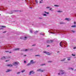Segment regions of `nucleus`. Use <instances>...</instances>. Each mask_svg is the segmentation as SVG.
I'll return each instance as SVG.
<instances>
[{
	"instance_id": "1",
	"label": "nucleus",
	"mask_w": 76,
	"mask_h": 76,
	"mask_svg": "<svg viewBox=\"0 0 76 76\" xmlns=\"http://www.w3.org/2000/svg\"><path fill=\"white\" fill-rule=\"evenodd\" d=\"M59 72L60 73H61V74H65L66 73V72H64V71L63 70L60 69L59 70Z\"/></svg>"
},
{
	"instance_id": "2",
	"label": "nucleus",
	"mask_w": 76,
	"mask_h": 76,
	"mask_svg": "<svg viewBox=\"0 0 76 76\" xmlns=\"http://www.w3.org/2000/svg\"><path fill=\"white\" fill-rule=\"evenodd\" d=\"M37 72H43L44 71H45V69L42 70L41 69H38L37 70Z\"/></svg>"
},
{
	"instance_id": "3",
	"label": "nucleus",
	"mask_w": 76,
	"mask_h": 76,
	"mask_svg": "<svg viewBox=\"0 0 76 76\" xmlns=\"http://www.w3.org/2000/svg\"><path fill=\"white\" fill-rule=\"evenodd\" d=\"M14 66H17L19 64V62H14L12 64Z\"/></svg>"
},
{
	"instance_id": "4",
	"label": "nucleus",
	"mask_w": 76,
	"mask_h": 76,
	"mask_svg": "<svg viewBox=\"0 0 76 76\" xmlns=\"http://www.w3.org/2000/svg\"><path fill=\"white\" fill-rule=\"evenodd\" d=\"M53 41H54L53 40H48L46 42H47V43H52V42H53Z\"/></svg>"
},
{
	"instance_id": "5",
	"label": "nucleus",
	"mask_w": 76,
	"mask_h": 76,
	"mask_svg": "<svg viewBox=\"0 0 76 76\" xmlns=\"http://www.w3.org/2000/svg\"><path fill=\"white\" fill-rule=\"evenodd\" d=\"M65 44V43H64V42H61L60 43V46L61 47H62V45H63V44Z\"/></svg>"
},
{
	"instance_id": "6",
	"label": "nucleus",
	"mask_w": 76,
	"mask_h": 76,
	"mask_svg": "<svg viewBox=\"0 0 76 76\" xmlns=\"http://www.w3.org/2000/svg\"><path fill=\"white\" fill-rule=\"evenodd\" d=\"M43 53L47 54V55H51V54L50 53V52H47L46 51H43Z\"/></svg>"
},
{
	"instance_id": "7",
	"label": "nucleus",
	"mask_w": 76,
	"mask_h": 76,
	"mask_svg": "<svg viewBox=\"0 0 76 76\" xmlns=\"http://www.w3.org/2000/svg\"><path fill=\"white\" fill-rule=\"evenodd\" d=\"M34 73H35V72H34L33 71H31L29 72V75H31V74H34Z\"/></svg>"
},
{
	"instance_id": "8",
	"label": "nucleus",
	"mask_w": 76,
	"mask_h": 76,
	"mask_svg": "<svg viewBox=\"0 0 76 76\" xmlns=\"http://www.w3.org/2000/svg\"><path fill=\"white\" fill-rule=\"evenodd\" d=\"M36 62H35V61H34V60H31V61L30 63L31 64H34V63H35Z\"/></svg>"
},
{
	"instance_id": "9",
	"label": "nucleus",
	"mask_w": 76,
	"mask_h": 76,
	"mask_svg": "<svg viewBox=\"0 0 76 76\" xmlns=\"http://www.w3.org/2000/svg\"><path fill=\"white\" fill-rule=\"evenodd\" d=\"M65 20H67V21H70L71 20L70 19V18H66L65 19Z\"/></svg>"
},
{
	"instance_id": "10",
	"label": "nucleus",
	"mask_w": 76,
	"mask_h": 76,
	"mask_svg": "<svg viewBox=\"0 0 76 76\" xmlns=\"http://www.w3.org/2000/svg\"><path fill=\"white\" fill-rule=\"evenodd\" d=\"M31 50H33L32 49H27L25 50V51H28Z\"/></svg>"
},
{
	"instance_id": "11",
	"label": "nucleus",
	"mask_w": 76,
	"mask_h": 76,
	"mask_svg": "<svg viewBox=\"0 0 76 76\" xmlns=\"http://www.w3.org/2000/svg\"><path fill=\"white\" fill-rule=\"evenodd\" d=\"M12 71V69H8L7 70V71H6V72H11Z\"/></svg>"
},
{
	"instance_id": "12",
	"label": "nucleus",
	"mask_w": 76,
	"mask_h": 76,
	"mask_svg": "<svg viewBox=\"0 0 76 76\" xmlns=\"http://www.w3.org/2000/svg\"><path fill=\"white\" fill-rule=\"evenodd\" d=\"M6 57H4V56H3V57H2L1 58V60H3L4 59H6Z\"/></svg>"
},
{
	"instance_id": "13",
	"label": "nucleus",
	"mask_w": 76,
	"mask_h": 76,
	"mask_svg": "<svg viewBox=\"0 0 76 76\" xmlns=\"http://www.w3.org/2000/svg\"><path fill=\"white\" fill-rule=\"evenodd\" d=\"M20 50L19 48H16L15 49H13V50L14 51H17V50Z\"/></svg>"
},
{
	"instance_id": "14",
	"label": "nucleus",
	"mask_w": 76,
	"mask_h": 76,
	"mask_svg": "<svg viewBox=\"0 0 76 76\" xmlns=\"http://www.w3.org/2000/svg\"><path fill=\"white\" fill-rule=\"evenodd\" d=\"M1 28H0V29H1V30H2V29H4V28H6V26H1Z\"/></svg>"
},
{
	"instance_id": "15",
	"label": "nucleus",
	"mask_w": 76,
	"mask_h": 76,
	"mask_svg": "<svg viewBox=\"0 0 76 76\" xmlns=\"http://www.w3.org/2000/svg\"><path fill=\"white\" fill-rule=\"evenodd\" d=\"M6 66H10V67H12L13 66V65H12V64H8L6 65Z\"/></svg>"
},
{
	"instance_id": "16",
	"label": "nucleus",
	"mask_w": 76,
	"mask_h": 76,
	"mask_svg": "<svg viewBox=\"0 0 76 76\" xmlns=\"http://www.w3.org/2000/svg\"><path fill=\"white\" fill-rule=\"evenodd\" d=\"M28 38V36H26L24 37V38H23V39H26Z\"/></svg>"
},
{
	"instance_id": "17",
	"label": "nucleus",
	"mask_w": 76,
	"mask_h": 76,
	"mask_svg": "<svg viewBox=\"0 0 76 76\" xmlns=\"http://www.w3.org/2000/svg\"><path fill=\"white\" fill-rule=\"evenodd\" d=\"M44 13H46L48 15H49V14H50L49 12H47L46 11H44Z\"/></svg>"
},
{
	"instance_id": "18",
	"label": "nucleus",
	"mask_w": 76,
	"mask_h": 76,
	"mask_svg": "<svg viewBox=\"0 0 76 76\" xmlns=\"http://www.w3.org/2000/svg\"><path fill=\"white\" fill-rule=\"evenodd\" d=\"M66 58H64L61 60V61H65V60H66Z\"/></svg>"
},
{
	"instance_id": "19",
	"label": "nucleus",
	"mask_w": 76,
	"mask_h": 76,
	"mask_svg": "<svg viewBox=\"0 0 76 76\" xmlns=\"http://www.w3.org/2000/svg\"><path fill=\"white\" fill-rule=\"evenodd\" d=\"M57 12H58L59 13H61V12H63V11L59 10L57 11Z\"/></svg>"
},
{
	"instance_id": "20",
	"label": "nucleus",
	"mask_w": 76,
	"mask_h": 76,
	"mask_svg": "<svg viewBox=\"0 0 76 76\" xmlns=\"http://www.w3.org/2000/svg\"><path fill=\"white\" fill-rule=\"evenodd\" d=\"M69 70H74V69H73L72 68L70 67V68H69Z\"/></svg>"
},
{
	"instance_id": "21",
	"label": "nucleus",
	"mask_w": 76,
	"mask_h": 76,
	"mask_svg": "<svg viewBox=\"0 0 76 76\" xmlns=\"http://www.w3.org/2000/svg\"><path fill=\"white\" fill-rule=\"evenodd\" d=\"M52 30V31H53V32H56V30H55L54 29H53Z\"/></svg>"
},
{
	"instance_id": "22",
	"label": "nucleus",
	"mask_w": 76,
	"mask_h": 76,
	"mask_svg": "<svg viewBox=\"0 0 76 76\" xmlns=\"http://www.w3.org/2000/svg\"><path fill=\"white\" fill-rule=\"evenodd\" d=\"M20 73H21V72H18L16 74L17 75H19V74H20Z\"/></svg>"
},
{
	"instance_id": "23",
	"label": "nucleus",
	"mask_w": 76,
	"mask_h": 76,
	"mask_svg": "<svg viewBox=\"0 0 76 76\" xmlns=\"http://www.w3.org/2000/svg\"><path fill=\"white\" fill-rule=\"evenodd\" d=\"M25 69H24V70H22V71H21V72L22 73H23V72H24L25 71Z\"/></svg>"
},
{
	"instance_id": "24",
	"label": "nucleus",
	"mask_w": 76,
	"mask_h": 76,
	"mask_svg": "<svg viewBox=\"0 0 76 76\" xmlns=\"http://www.w3.org/2000/svg\"><path fill=\"white\" fill-rule=\"evenodd\" d=\"M76 27V25H74V26H71V27L72 28H74V27Z\"/></svg>"
},
{
	"instance_id": "25",
	"label": "nucleus",
	"mask_w": 76,
	"mask_h": 76,
	"mask_svg": "<svg viewBox=\"0 0 76 76\" xmlns=\"http://www.w3.org/2000/svg\"><path fill=\"white\" fill-rule=\"evenodd\" d=\"M35 2H36V4H38V1H37V0H36L35 1Z\"/></svg>"
},
{
	"instance_id": "26",
	"label": "nucleus",
	"mask_w": 76,
	"mask_h": 76,
	"mask_svg": "<svg viewBox=\"0 0 76 76\" xmlns=\"http://www.w3.org/2000/svg\"><path fill=\"white\" fill-rule=\"evenodd\" d=\"M31 63L30 62V63H28V64H27V66H29V65H31Z\"/></svg>"
},
{
	"instance_id": "27",
	"label": "nucleus",
	"mask_w": 76,
	"mask_h": 76,
	"mask_svg": "<svg viewBox=\"0 0 76 76\" xmlns=\"http://www.w3.org/2000/svg\"><path fill=\"white\" fill-rule=\"evenodd\" d=\"M45 65V64H42L40 65V66H44Z\"/></svg>"
},
{
	"instance_id": "28",
	"label": "nucleus",
	"mask_w": 76,
	"mask_h": 76,
	"mask_svg": "<svg viewBox=\"0 0 76 76\" xmlns=\"http://www.w3.org/2000/svg\"><path fill=\"white\" fill-rule=\"evenodd\" d=\"M60 24H64V22H60Z\"/></svg>"
},
{
	"instance_id": "29",
	"label": "nucleus",
	"mask_w": 76,
	"mask_h": 76,
	"mask_svg": "<svg viewBox=\"0 0 76 76\" xmlns=\"http://www.w3.org/2000/svg\"><path fill=\"white\" fill-rule=\"evenodd\" d=\"M54 6H55L56 7H57H57H59V6L57 5H54Z\"/></svg>"
},
{
	"instance_id": "30",
	"label": "nucleus",
	"mask_w": 76,
	"mask_h": 76,
	"mask_svg": "<svg viewBox=\"0 0 76 76\" xmlns=\"http://www.w3.org/2000/svg\"><path fill=\"white\" fill-rule=\"evenodd\" d=\"M30 33H32V30H30Z\"/></svg>"
},
{
	"instance_id": "31",
	"label": "nucleus",
	"mask_w": 76,
	"mask_h": 76,
	"mask_svg": "<svg viewBox=\"0 0 76 76\" xmlns=\"http://www.w3.org/2000/svg\"><path fill=\"white\" fill-rule=\"evenodd\" d=\"M50 7H46V9H49V8H50Z\"/></svg>"
},
{
	"instance_id": "32",
	"label": "nucleus",
	"mask_w": 76,
	"mask_h": 76,
	"mask_svg": "<svg viewBox=\"0 0 76 76\" xmlns=\"http://www.w3.org/2000/svg\"><path fill=\"white\" fill-rule=\"evenodd\" d=\"M48 63H52V61H48Z\"/></svg>"
},
{
	"instance_id": "33",
	"label": "nucleus",
	"mask_w": 76,
	"mask_h": 76,
	"mask_svg": "<svg viewBox=\"0 0 76 76\" xmlns=\"http://www.w3.org/2000/svg\"><path fill=\"white\" fill-rule=\"evenodd\" d=\"M43 16H47V14H43Z\"/></svg>"
},
{
	"instance_id": "34",
	"label": "nucleus",
	"mask_w": 76,
	"mask_h": 76,
	"mask_svg": "<svg viewBox=\"0 0 76 76\" xmlns=\"http://www.w3.org/2000/svg\"><path fill=\"white\" fill-rule=\"evenodd\" d=\"M25 49H22V50H21V51H25Z\"/></svg>"
},
{
	"instance_id": "35",
	"label": "nucleus",
	"mask_w": 76,
	"mask_h": 76,
	"mask_svg": "<svg viewBox=\"0 0 76 76\" xmlns=\"http://www.w3.org/2000/svg\"><path fill=\"white\" fill-rule=\"evenodd\" d=\"M40 55H36L35 56H39Z\"/></svg>"
},
{
	"instance_id": "36",
	"label": "nucleus",
	"mask_w": 76,
	"mask_h": 76,
	"mask_svg": "<svg viewBox=\"0 0 76 76\" xmlns=\"http://www.w3.org/2000/svg\"><path fill=\"white\" fill-rule=\"evenodd\" d=\"M24 63H26V61L25 60H24Z\"/></svg>"
},
{
	"instance_id": "37",
	"label": "nucleus",
	"mask_w": 76,
	"mask_h": 76,
	"mask_svg": "<svg viewBox=\"0 0 76 76\" xmlns=\"http://www.w3.org/2000/svg\"><path fill=\"white\" fill-rule=\"evenodd\" d=\"M39 3H43V2L40 1H39Z\"/></svg>"
},
{
	"instance_id": "38",
	"label": "nucleus",
	"mask_w": 76,
	"mask_h": 76,
	"mask_svg": "<svg viewBox=\"0 0 76 76\" xmlns=\"http://www.w3.org/2000/svg\"><path fill=\"white\" fill-rule=\"evenodd\" d=\"M74 25H76V22H74Z\"/></svg>"
},
{
	"instance_id": "39",
	"label": "nucleus",
	"mask_w": 76,
	"mask_h": 76,
	"mask_svg": "<svg viewBox=\"0 0 76 76\" xmlns=\"http://www.w3.org/2000/svg\"><path fill=\"white\" fill-rule=\"evenodd\" d=\"M72 56H75V55L72 54Z\"/></svg>"
},
{
	"instance_id": "40",
	"label": "nucleus",
	"mask_w": 76,
	"mask_h": 76,
	"mask_svg": "<svg viewBox=\"0 0 76 76\" xmlns=\"http://www.w3.org/2000/svg\"><path fill=\"white\" fill-rule=\"evenodd\" d=\"M40 34V35H42L43 36H44V34Z\"/></svg>"
},
{
	"instance_id": "41",
	"label": "nucleus",
	"mask_w": 76,
	"mask_h": 76,
	"mask_svg": "<svg viewBox=\"0 0 76 76\" xmlns=\"http://www.w3.org/2000/svg\"><path fill=\"white\" fill-rule=\"evenodd\" d=\"M67 60L68 61L70 60V58H69L67 59Z\"/></svg>"
},
{
	"instance_id": "42",
	"label": "nucleus",
	"mask_w": 76,
	"mask_h": 76,
	"mask_svg": "<svg viewBox=\"0 0 76 76\" xmlns=\"http://www.w3.org/2000/svg\"><path fill=\"white\" fill-rule=\"evenodd\" d=\"M37 32H38V31H36V32H34L35 34H36Z\"/></svg>"
},
{
	"instance_id": "43",
	"label": "nucleus",
	"mask_w": 76,
	"mask_h": 76,
	"mask_svg": "<svg viewBox=\"0 0 76 76\" xmlns=\"http://www.w3.org/2000/svg\"><path fill=\"white\" fill-rule=\"evenodd\" d=\"M52 9H53L52 8H50L49 9L50 10H52Z\"/></svg>"
},
{
	"instance_id": "44",
	"label": "nucleus",
	"mask_w": 76,
	"mask_h": 76,
	"mask_svg": "<svg viewBox=\"0 0 76 76\" xmlns=\"http://www.w3.org/2000/svg\"><path fill=\"white\" fill-rule=\"evenodd\" d=\"M35 45H36L35 44H33L32 45V46H35Z\"/></svg>"
},
{
	"instance_id": "45",
	"label": "nucleus",
	"mask_w": 76,
	"mask_h": 76,
	"mask_svg": "<svg viewBox=\"0 0 76 76\" xmlns=\"http://www.w3.org/2000/svg\"><path fill=\"white\" fill-rule=\"evenodd\" d=\"M10 60H6V62H7V61H9Z\"/></svg>"
},
{
	"instance_id": "46",
	"label": "nucleus",
	"mask_w": 76,
	"mask_h": 76,
	"mask_svg": "<svg viewBox=\"0 0 76 76\" xmlns=\"http://www.w3.org/2000/svg\"><path fill=\"white\" fill-rule=\"evenodd\" d=\"M50 34H55V33H53V32H50Z\"/></svg>"
},
{
	"instance_id": "47",
	"label": "nucleus",
	"mask_w": 76,
	"mask_h": 76,
	"mask_svg": "<svg viewBox=\"0 0 76 76\" xmlns=\"http://www.w3.org/2000/svg\"><path fill=\"white\" fill-rule=\"evenodd\" d=\"M71 31H72V32H75V31H73V30H72Z\"/></svg>"
},
{
	"instance_id": "48",
	"label": "nucleus",
	"mask_w": 76,
	"mask_h": 76,
	"mask_svg": "<svg viewBox=\"0 0 76 76\" xmlns=\"http://www.w3.org/2000/svg\"><path fill=\"white\" fill-rule=\"evenodd\" d=\"M6 31H4L3 32V33H6Z\"/></svg>"
},
{
	"instance_id": "49",
	"label": "nucleus",
	"mask_w": 76,
	"mask_h": 76,
	"mask_svg": "<svg viewBox=\"0 0 76 76\" xmlns=\"http://www.w3.org/2000/svg\"><path fill=\"white\" fill-rule=\"evenodd\" d=\"M76 47H74L73 48V49H76Z\"/></svg>"
},
{
	"instance_id": "50",
	"label": "nucleus",
	"mask_w": 76,
	"mask_h": 76,
	"mask_svg": "<svg viewBox=\"0 0 76 76\" xmlns=\"http://www.w3.org/2000/svg\"><path fill=\"white\" fill-rule=\"evenodd\" d=\"M5 52H7V53H8V52H9V51H5Z\"/></svg>"
},
{
	"instance_id": "51",
	"label": "nucleus",
	"mask_w": 76,
	"mask_h": 76,
	"mask_svg": "<svg viewBox=\"0 0 76 76\" xmlns=\"http://www.w3.org/2000/svg\"><path fill=\"white\" fill-rule=\"evenodd\" d=\"M9 14H12V13H13V12H11V13H9Z\"/></svg>"
},
{
	"instance_id": "52",
	"label": "nucleus",
	"mask_w": 76,
	"mask_h": 76,
	"mask_svg": "<svg viewBox=\"0 0 76 76\" xmlns=\"http://www.w3.org/2000/svg\"><path fill=\"white\" fill-rule=\"evenodd\" d=\"M9 53H12V52H9Z\"/></svg>"
},
{
	"instance_id": "53",
	"label": "nucleus",
	"mask_w": 76,
	"mask_h": 76,
	"mask_svg": "<svg viewBox=\"0 0 76 76\" xmlns=\"http://www.w3.org/2000/svg\"><path fill=\"white\" fill-rule=\"evenodd\" d=\"M58 75H60V73H58Z\"/></svg>"
},
{
	"instance_id": "54",
	"label": "nucleus",
	"mask_w": 76,
	"mask_h": 76,
	"mask_svg": "<svg viewBox=\"0 0 76 76\" xmlns=\"http://www.w3.org/2000/svg\"><path fill=\"white\" fill-rule=\"evenodd\" d=\"M47 47H50V45H47Z\"/></svg>"
},
{
	"instance_id": "55",
	"label": "nucleus",
	"mask_w": 76,
	"mask_h": 76,
	"mask_svg": "<svg viewBox=\"0 0 76 76\" xmlns=\"http://www.w3.org/2000/svg\"><path fill=\"white\" fill-rule=\"evenodd\" d=\"M39 19H42V18H39Z\"/></svg>"
},
{
	"instance_id": "56",
	"label": "nucleus",
	"mask_w": 76,
	"mask_h": 76,
	"mask_svg": "<svg viewBox=\"0 0 76 76\" xmlns=\"http://www.w3.org/2000/svg\"><path fill=\"white\" fill-rule=\"evenodd\" d=\"M24 56H26V55H24Z\"/></svg>"
},
{
	"instance_id": "57",
	"label": "nucleus",
	"mask_w": 76,
	"mask_h": 76,
	"mask_svg": "<svg viewBox=\"0 0 76 76\" xmlns=\"http://www.w3.org/2000/svg\"><path fill=\"white\" fill-rule=\"evenodd\" d=\"M19 12H22V11L21 10H19Z\"/></svg>"
},
{
	"instance_id": "58",
	"label": "nucleus",
	"mask_w": 76,
	"mask_h": 76,
	"mask_svg": "<svg viewBox=\"0 0 76 76\" xmlns=\"http://www.w3.org/2000/svg\"><path fill=\"white\" fill-rule=\"evenodd\" d=\"M59 51H58L57 52V53H59Z\"/></svg>"
},
{
	"instance_id": "59",
	"label": "nucleus",
	"mask_w": 76,
	"mask_h": 76,
	"mask_svg": "<svg viewBox=\"0 0 76 76\" xmlns=\"http://www.w3.org/2000/svg\"><path fill=\"white\" fill-rule=\"evenodd\" d=\"M17 11H15V12H17Z\"/></svg>"
},
{
	"instance_id": "60",
	"label": "nucleus",
	"mask_w": 76,
	"mask_h": 76,
	"mask_svg": "<svg viewBox=\"0 0 76 76\" xmlns=\"http://www.w3.org/2000/svg\"><path fill=\"white\" fill-rule=\"evenodd\" d=\"M41 1H43V0H41Z\"/></svg>"
},
{
	"instance_id": "61",
	"label": "nucleus",
	"mask_w": 76,
	"mask_h": 76,
	"mask_svg": "<svg viewBox=\"0 0 76 76\" xmlns=\"http://www.w3.org/2000/svg\"><path fill=\"white\" fill-rule=\"evenodd\" d=\"M16 68L18 67V66H16Z\"/></svg>"
},
{
	"instance_id": "62",
	"label": "nucleus",
	"mask_w": 76,
	"mask_h": 76,
	"mask_svg": "<svg viewBox=\"0 0 76 76\" xmlns=\"http://www.w3.org/2000/svg\"><path fill=\"white\" fill-rule=\"evenodd\" d=\"M53 10H51V11H53Z\"/></svg>"
},
{
	"instance_id": "63",
	"label": "nucleus",
	"mask_w": 76,
	"mask_h": 76,
	"mask_svg": "<svg viewBox=\"0 0 76 76\" xmlns=\"http://www.w3.org/2000/svg\"><path fill=\"white\" fill-rule=\"evenodd\" d=\"M49 31H48V32H49Z\"/></svg>"
},
{
	"instance_id": "64",
	"label": "nucleus",
	"mask_w": 76,
	"mask_h": 76,
	"mask_svg": "<svg viewBox=\"0 0 76 76\" xmlns=\"http://www.w3.org/2000/svg\"><path fill=\"white\" fill-rule=\"evenodd\" d=\"M30 8H32V7H30Z\"/></svg>"
}]
</instances>
